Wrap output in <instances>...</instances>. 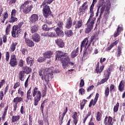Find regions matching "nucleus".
<instances>
[{
    "instance_id": "obj_1",
    "label": "nucleus",
    "mask_w": 125,
    "mask_h": 125,
    "mask_svg": "<svg viewBox=\"0 0 125 125\" xmlns=\"http://www.w3.org/2000/svg\"><path fill=\"white\" fill-rule=\"evenodd\" d=\"M94 8L90 7V17L86 24V28L85 30V34H89L91 32V30L93 29V26L94 25V22L96 19L93 18L94 16V11H93Z\"/></svg>"
},
{
    "instance_id": "obj_2",
    "label": "nucleus",
    "mask_w": 125,
    "mask_h": 125,
    "mask_svg": "<svg viewBox=\"0 0 125 125\" xmlns=\"http://www.w3.org/2000/svg\"><path fill=\"white\" fill-rule=\"evenodd\" d=\"M56 60H60L62 63V66H67L69 64L71 60L68 54L63 52L62 51H58L56 55Z\"/></svg>"
},
{
    "instance_id": "obj_3",
    "label": "nucleus",
    "mask_w": 125,
    "mask_h": 125,
    "mask_svg": "<svg viewBox=\"0 0 125 125\" xmlns=\"http://www.w3.org/2000/svg\"><path fill=\"white\" fill-rule=\"evenodd\" d=\"M32 96L34 98V106H38L39 105V102L41 101L42 99V92L39 90L38 87H35L32 91Z\"/></svg>"
},
{
    "instance_id": "obj_4",
    "label": "nucleus",
    "mask_w": 125,
    "mask_h": 125,
    "mask_svg": "<svg viewBox=\"0 0 125 125\" xmlns=\"http://www.w3.org/2000/svg\"><path fill=\"white\" fill-rule=\"evenodd\" d=\"M32 73V68L29 66H24L22 68V71H21L19 73L18 78L20 81L24 82L25 80V74L28 75Z\"/></svg>"
},
{
    "instance_id": "obj_5",
    "label": "nucleus",
    "mask_w": 125,
    "mask_h": 125,
    "mask_svg": "<svg viewBox=\"0 0 125 125\" xmlns=\"http://www.w3.org/2000/svg\"><path fill=\"white\" fill-rule=\"evenodd\" d=\"M28 4H29V1H25L20 7V11H22L24 14H29L33 9V5H28Z\"/></svg>"
},
{
    "instance_id": "obj_6",
    "label": "nucleus",
    "mask_w": 125,
    "mask_h": 125,
    "mask_svg": "<svg viewBox=\"0 0 125 125\" xmlns=\"http://www.w3.org/2000/svg\"><path fill=\"white\" fill-rule=\"evenodd\" d=\"M96 37V35H95L90 37V40L89 41L87 46L83 50V56H87V55L91 54L93 49L92 48V47L90 46V45H91V42H92L95 39Z\"/></svg>"
},
{
    "instance_id": "obj_7",
    "label": "nucleus",
    "mask_w": 125,
    "mask_h": 125,
    "mask_svg": "<svg viewBox=\"0 0 125 125\" xmlns=\"http://www.w3.org/2000/svg\"><path fill=\"white\" fill-rule=\"evenodd\" d=\"M42 6H43L42 14L44 18H48L49 16L51 14V10H50V7L47 5H42V4L41 6V8H42Z\"/></svg>"
},
{
    "instance_id": "obj_8",
    "label": "nucleus",
    "mask_w": 125,
    "mask_h": 125,
    "mask_svg": "<svg viewBox=\"0 0 125 125\" xmlns=\"http://www.w3.org/2000/svg\"><path fill=\"white\" fill-rule=\"evenodd\" d=\"M88 2L86 1L84 2L82 6L79 7V12H78V15H83L85 13V11L88 9Z\"/></svg>"
},
{
    "instance_id": "obj_9",
    "label": "nucleus",
    "mask_w": 125,
    "mask_h": 125,
    "mask_svg": "<svg viewBox=\"0 0 125 125\" xmlns=\"http://www.w3.org/2000/svg\"><path fill=\"white\" fill-rule=\"evenodd\" d=\"M23 101V98L21 97H16L15 98L13 101V103H15L13 104V111L16 112L17 110V107L19 103H21Z\"/></svg>"
},
{
    "instance_id": "obj_10",
    "label": "nucleus",
    "mask_w": 125,
    "mask_h": 125,
    "mask_svg": "<svg viewBox=\"0 0 125 125\" xmlns=\"http://www.w3.org/2000/svg\"><path fill=\"white\" fill-rule=\"evenodd\" d=\"M20 33H21V29L18 28L17 26L14 25L12 27L11 31L13 38H18Z\"/></svg>"
},
{
    "instance_id": "obj_11",
    "label": "nucleus",
    "mask_w": 125,
    "mask_h": 125,
    "mask_svg": "<svg viewBox=\"0 0 125 125\" xmlns=\"http://www.w3.org/2000/svg\"><path fill=\"white\" fill-rule=\"evenodd\" d=\"M9 64H10L11 67H15V66H17L18 62H17V59L16 58V55H15V54L11 55Z\"/></svg>"
},
{
    "instance_id": "obj_12",
    "label": "nucleus",
    "mask_w": 125,
    "mask_h": 125,
    "mask_svg": "<svg viewBox=\"0 0 125 125\" xmlns=\"http://www.w3.org/2000/svg\"><path fill=\"white\" fill-rule=\"evenodd\" d=\"M83 20L82 19L79 20L77 21H74L73 22V26H74L75 30L81 29V28L83 27Z\"/></svg>"
},
{
    "instance_id": "obj_13",
    "label": "nucleus",
    "mask_w": 125,
    "mask_h": 125,
    "mask_svg": "<svg viewBox=\"0 0 125 125\" xmlns=\"http://www.w3.org/2000/svg\"><path fill=\"white\" fill-rule=\"evenodd\" d=\"M104 125H114V121H113V118L111 116H105L104 120Z\"/></svg>"
},
{
    "instance_id": "obj_14",
    "label": "nucleus",
    "mask_w": 125,
    "mask_h": 125,
    "mask_svg": "<svg viewBox=\"0 0 125 125\" xmlns=\"http://www.w3.org/2000/svg\"><path fill=\"white\" fill-rule=\"evenodd\" d=\"M30 23L31 24H36L39 21V16L36 14H32L29 18Z\"/></svg>"
},
{
    "instance_id": "obj_15",
    "label": "nucleus",
    "mask_w": 125,
    "mask_h": 125,
    "mask_svg": "<svg viewBox=\"0 0 125 125\" xmlns=\"http://www.w3.org/2000/svg\"><path fill=\"white\" fill-rule=\"evenodd\" d=\"M98 98H99V94L98 93H97L95 95V97L94 99V100L93 99H92L91 101L90 102L89 107L90 108L91 106H95V104L97 103V101H98Z\"/></svg>"
},
{
    "instance_id": "obj_16",
    "label": "nucleus",
    "mask_w": 125,
    "mask_h": 125,
    "mask_svg": "<svg viewBox=\"0 0 125 125\" xmlns=\"http://www.w3.org/2000/svg\"><path fill=\"white\" fill-rule=\"evenodd\" d=\"M55 43L57 44L59 47H60L61 48H63V47H65V43H64L63 40L61 39H58L55 40Z\"/></svg>"
},
{
    "instance_id": "obj_17",
    "label": "nucleus",
    "mask_w": 125,
    "mask_h": 125,
    "mask_svg": "<svg viewBox=\"0 0 125 125\" xmlns=\"http://www.w3.org/2000/svg\"><path fill=\"white\" fill-rule=\"evenodd\" d=\"M73 25V20H72V18H68L65 23V28L66 29H71L72 28V25Z\"/></svg>"
},
{
    "instance_id": "obj_18",
    "label": "nucleus",
    "mask_w": 125,
    "mask_h": 125,
    "mask_svg": "<svg viewBox=\"0 0 125 125\" xmlns=\"http://www.w3.org/2000/svg\"><path fill=\"white\" fill-rule=\"evenodd\" d=\"M55 31L58 37H64V32H63V28H56Z\"/></svg>"
},
{
    "instance_id": "obj_19",
    "label": "nucleus",
    "mask_w": 125,
    "mask_h": 125,
    "mask_svg": "<svg viewBox=\"0 0 125 125\" xmlns=\"http://www.w3.org/2000/svg\"><path fill=\"white\" fill-rule=\"evenodd\" d=\"M42 36H43L44 37H50L51 38H55L56 37V35L55 34V32L48 31L46 33H42Z\"/></svg>"
},
{
    "instance_id": "obj_20",
    "label": "nucleus",
    "mask_w": 125,
    "mask_h": 125,
    "mask_svg": "<svg viewBox=\"0 0 125 125\" xmlns=\"http://www.w3.org/2000/svg\"><path fill=\"white\" fill-rule=\"evenodd\" d=\"M104 65L101 66L99 69V62H98L95 69L97 74H101L104 70Z\"/></svg>"
},
{
    "instance_id": "obj_21",
    "label": "nucleus",
    "mask_w": 125,
    "mask_h": 125,
    "mask_svg": "<svg viewBox=\"0 0 125 125\" xmlns=\"http://www.w3.org/2000/svg\"><path fill=\"white\" fill-rule=\"evenodd\" d=\"M44 58H47L48 59H50L51 57H52V55H53V51H48L45 52L43 54Z\"/></svg>"
},
{
    "instance_id": "obj_22",
    "label": "nucleus",
    "mask_w": 125,
    "mask_h": 125,
    "mask_svg": "<svg viewBox=\"0 0 125 125\" xmlns=\"http://www.w3.org/2000/svg\"><path fill=\"white\" fill-rule=\"evenodd\" d=\"M39 31V25L38 24H34L31 26L30 32L32 34L37 33Z\"/></svg>"
},
{
    "instance_id": "obj_23",
    "label": "nucleus",
    "mask_w": 125,
    "mask_h": 125,
    "mask_svg": "<svg viewBox=\"0 0 125 125\" xmlns=\"http://www.w3.org/2000/svg\"><path fill=\"white\" fill-rule=\"evenodd\" d=\"M88 42V37H86L84 39L81 43V47H84L85 48H86V46H87V44L88 45L89 42Z\"/></svg>"
},
{
    "instance_id": "obj_24",
    "label": "nucleus",
    "mask_w": 125,
    "mask_h": 125,
    "mask_svg": "<svg viewBox=\"0 0 125 125\" xmlns=\"http://www.w3.org/2000/svg\"><path fill=\"white\" fill-rule=\"evenodd\" d=\"M32 39L34 42H39L41 41V36L38 34L35 33L32 35Z\"/></svg>"
},
{
    "instance_id": "obj_25",
    "label": "nucleus",
    "mask_w": 125,
    "mask_h": 125,
    "mask_svg": "<svg viewBox=\"0 0 125 125\" xmlns=\"http://www.w3.org/2000/svg\"><path fill=\"white\" fill-rule=\"evenodd\" d=\"M25 42L26 44L28 46H29V47H32V46H34V45H35V43L34 42L32 41L31 40L28 38H25Z\"/></svg>"
},
{
    "instance_id": "obj_26",
    "label": "nucleus",
    "mask_w": 125,
    "mask_h": 125,
    "mask_svg": "<svg viewBox=\"0 0 125 125\" xmlns=\"http://www.w3.org/2000/svg\"><path fill=\"white\" fill-rule=\"evenodd\" d=\"M80 49V48H79V47H78L76 49L73 50L71 54V58H75L76 57H77V55H79V50Z\"/></svg>"
},
{
    "instance_id": "obj_27",
    "label": "nucleus",
    "mask_w": 125,
    "mask_h": 125,
    "mask_svg": "<svg viewBox=\"0 0 125 125\" xmlns=\"http://www.w3.org/2000/svg\"><path fill=\"white\" fill-rule=\"evenodd\" d=\"M123 27H121L120 26H118V28L116 29V32H115L113 35L114 38H117L118 36H119L121 32L123 31Z\"/></svg>"
},
{
    "instance_id": "obj_28",
    "label": "nucleus",
    "mask_w": 125,
    "mask_h": 125,
    "mask_svg": "<svg viewBox=\"0 0 125 125\" xmlns=\"http://www.w3.org/2000/svg\"><path fill=\"white\" fill-rule=\"evenodd\" d=\"M118 89L121 92H123V91L125 90V83L124 81L122 80L120 82L118 86Z\"/></svg>"
},
{
    "instance_id": "obj_29",
    "label": "nucleus",
    "mask_w": 125,
    "mask_h": 125,
    "mask_svg": "<svg viewBox=\"0 0 125 125\" xmlns=\"http://www.w3.org/2000/svg\"><path fill=\"white\" fill-rule=\"evenodd\" d=\"M18 44L17 42H12V44L10 45V51L11 52H14L16 49V46Z\"/></svg>"
},
{
    "instance_id": "obj_30",
    "label": "nucleus",
    "mask_w": 125,
    "mask_h": 125,
    "mask_svg": "<svg viewBox=\"0 0 125 125\" xmlns=\"http://www.w3.org/2000/svg\"><path fill=\"white\" fill-rule=\"evenodd\" d=\"M26 62L27 65H30V66H33L34 63H35V61H34V59L31 58L30 57H28L26 58Z\"/></svg>"
},
{
    "instance_id": "obj_31",
    "label": "nucleus",
    "mask_w": 125,
    "mask_h": 125,
    "mask_svg": "<svg viewBox=\"0 0 125 125\" xmlns=\"http://www.w3.org/2000/svg\"><path fill=\"white\" fill-rule=\"evenodd\" d=\"M39 76L41 77L42 81L44 80L46 83H47V81H48V79L47 78H46V76L45 74H43V72L42 73V70H40L39 72Z\"/></svg>"
},
{
    "instance_id": "obj_32",
    "label": "nucleus",
    "mask_w": 125,
    "mask_h": 125,
    "mask_svg": "<svg viewBox=\"0 0 125 125\" xmlns=\"http://www.w3.org/2000/svg\"><path fill=\"white\" fill-rule=\"evenodd\" d=\"M110 74H111V69L110 68H108L107 69L104 71V78H106V79H109V78H110Z\"/></svg>"
},
{
    "instance_id": "obj_33",
    "label": "nucleus",
    "mask_w": 125,
    "mask_h": 125,
    "mask_svg": "<svg viewBox=\"0 0 125 125\" xmlns=\"http://www.w3.org/2000/svg\"><path fill=\"white\" fill-rule=\"evenodd\" d=\"M64 34L68 38H71V37H72V36L74 35V33H73V30L71 29H69V30H66L64 31Z\"/></svg>"
},
{
    "instance_id": "obj_34",
    "label": "nucleus",
    "mask_w": 125,
    "mask_h": 125,
    "mask_svg": "<svg viewBox=\"0 0 125 125\" xmlns=\"http://www.w3.org/2000/svg\"><path fill=\"white\" fill-rule=\"evenodd\" d=\"M21 118V116L20 115H16V116L13 115L12 117L11 122L15 123L16 122H18V121H19V120H20Z\"/></svg>"
},
{
    "instance_id": "obj_35",
    "label": "nucleus",
    "mask_w": 125,
    "mask_h": 125,
    "mask_svg": "<svg viewBox=\"0 0 125 125\" xmlns=\"http://www.w3.org/2000/svg\"><path fill=\"white\" fill-rule=\"evenodd\" d=\"M56 23L57 26V28L63 29V25H64V22H63V21L61 20H57Z\"/></svg>"
},
{
    "instance_id": "obj_36",
    "label": "nucleus",
    "mask_w": 125,
    "mask_h": 125,
    "mask_svg": "<svg viewBox=\"0 0 125 125\" xmlns=\"http://www.w3.org/2000/svg\"><path fill=\"white\" fill-rule=\"evenodd\" d=\"M2 16L3 18L2 19L1 22L3 23H4V21H5V20L8 18V12H7V11L4 12L2 15Z\"/></svg>"
},
{
    "instance_id": "obj_37",
    "label": "nucleus",
    "mask_w": 125,
    "mask_h": 125,
    "mask_svg": "<svg viewBox=\"0 0 125 125\" xmlns=\"http://www.w3.org/2000/svg\"><path fill=\"white\" fill-rule=\"evenodd\" d=\"M91 115V111H89L87 114L86 115L85 117L83 119V124L84 125H85V122H86V120L88 117H90Z\"/></svg>"
},
{
    "instance_id": "obj_38",
    "label": "nucleus",
    "mask_w": 125,
    "mask_h": 125,
    "mask_svg": "<svg viewBox=\"0 0 125 125\" xmlns=\"http://www.w3.org/2000/svg\"><path fill=\"white\" fill-rule=\"evenodd\" d=\"M18 21V19L15 16H11V18L9 20V23H14Z\"/></svg>"
},
{
    "instance_id": "obj_39",
    "label": "nucleus",
    "mask_w": 125,
    "mask_h": 125,
    "mask_svg": "<svg viewBox=\"0 0 125 125\" xmlns=\"http://www.w3.org/2000/svg\"><path fill=\"white\" fill-rule=\"evenodd\" d=\"M87 102V100L85 99H83L82 101V102L80 104V109L81 110H83V108H84V106H85V104Z\"/></svg>"
},
{
    "instance_id": "obj_40",
    "label": "nucleus",
    "mask_w": 125,
    "mask_h": 125,
    "mask_svg": "<svg viewBox=\"0 0 125 125\" xmlns=\"http://www.w3.org/2000/svg\"><path fill=\"white\" fill-rule=\"evenodd\" d=\"M101 119H102V114H101L100 112L98 111L96 114V121L100 122Z\"/></svg>"
},
{
    "instance_id": "obj_41",
    "label": "nucleus",
    "mask_w": 125,
    "mask_h": 125,
    "mask_svg": "<svg viewBox=\"0 0 125 125\" xmlns=\"http://www.w3.org/2000/svg\"><path fill=\"white\" fill-rule=\"evenodd\" d=\"M101 1L102 3H101ZM104 3H105V2H104V0H101V2L99 3L98 6V10L96 13V16H98V13L99 12V9H100V8L101 6H102V4H104Z\"/></svg>"
},
{
    "instance_id": "obj_42",
    "label": "nucleus",
    "mask_w": 125,
    "mask_h": 125,
    "mask_svg": "<svg viewBox=\"0 0 125 125\" xmlns=\"http://www.w3.org/2000/svg\"><path fill=\"white\" fill-rule=\"evenodd\" d=\"M67 112H68V107H66L65 110L64 111V112L62 113V119H61V125L63 124V120H64V117H65V115L67 114Z\"/></svg>"
},
{
    "instance_id": "obj_43",
    "label": "nucleus",
    "mask_w": 125,
    "mask_h": 125,
    "mask_svg": "<svg viewBox=\"0 0 125 125\" xmlns=\"http://www.w3.org/2000/svg\"><path fill=\"white\" fill-rule=\"evenodd\" d=\"M54 0H44L42 3V5H46V4H50Z\"/></svg>"
},
{
    "instance_id": "obj_44",
    "label": "nucleus",
    "mask_w": 125,
    "mask_h": 125,
    "mask_svg": "<svg viewBox=\"0 0 125 125\" xmlns=\"http://www.w3.org/2000/svg\"><path fill=\"white\" fill-rule=\"evenodd\" d=\"M108 78H106L105 77L104 78H103L100 82H98L97 85H100V84H102L103 83H105L107 81H108Z\"/></svg>"
},
{
    "instance_id": "obj_45",
    "label": "nucleus",
    "mask_w": 125,
    "mask_h": 125,
    "mask_svg": "<svg viewBox=\"0 0 125 125\" xmlns=\"http://www.w3.org/2000/svg\"><path fill=\"white\" fill-rule=\"evenodd\" d=\"M119 107H120V103L119 102L117 103L116 105L114 106L113 112L114 113H117L119 111Z\"/></svg>"
},
{
    "instance_id": "obj_46",
    "label": "nucleus",
    "mask_w": 125,
    "mask_h": 125,
    "mask_svg": "<svg viewBox=\"0 0 125 125\" xmlns=\"http://www.w3.org/2000/svg\"><path fill=\"white\" fill-rule=\"evenodd\" d=\"M122 54V47L121 46H118L117 47V57H120L121 54Z\"/></svg>"
},
{
    "instance_id": "obj_47",
    "label": "nucleus",
    "mask_w": 125,
    "mask_h": 125,
    "mask_svg": "<svg viewBox=\"0 0 125 125\" xmlns=\"http://www.w3.org/2000/svg\"><path fill=\"white\" fill-rule=\"evenodd\" d=\"M29 100L30 101L33 100V97H32V95H26V99L25 100V102H26V103H28V102H29Z\"/></svg>"
},
{
    "instance_id": "obj_48",
    "label": "nucleus",
    "mask_w": 125,
    "mask_h": 125,
    "mask_svg": "<svg viewBox=\"0 0 125 125\" xmlns=\"http://www.w3.org/2000/svg\"><path fill=\"white\" fill-rule=\"evenodd\" d=\"M110 93V89L109 88V87H106L104 90V95L105 97H108L109 96V94Z\"/></svg>"
},
{
    "instance_id": "obj_49",
    "label": "nucleus",
    "mask_w": 125,
    "mask_h": 125,
    "mask_svg": "<svg viewBox=\"0 0 125 125\" xmlns=\"http://www.w3.org/2000/svg\"><path fill=\"white\" fill-rule=\"evenodd\" d=\"M42 29L43 31H49L50 29H52V28H48L47 24H44L42 26Z\"/></svg>"
},
{
    "instance_id": "obj_50",
    "label": "nucleus",
    "mask_w": 125,
    "mask_h": 125,
    "mask_svg": "<svg viewBox=\"0 0 125 125\" xmlns=\"http://www.w3.org/2000/svg\"><path fill=\"white\" fill-rule=\"evenodd\" d=\"M11 27V24H9L6 28V30H5V33H6V35H8V34H9V32H10V28Z\"/></svg>"
},
{
    "instance_id": "obj_51",
    "label": "nucleus",
    "mask_w": 125,
    "mask_h": 125,
    "mask_svg": "<svg viewBox=\"0 0 125 125\" xmlns=\"http://www.w3.org/2000/svg\"><path fill=\"white\" fill-rule=\"evenodd\" d=\"M110 8H111V5H108L106 6L105 13H106V14H107V15H109V14L110 13Z\"/></svg>"
},
{
    "instance_id": "obj_52",
    "label": "nucleus",
    "mask_w": 125,
    "mask_h": 125,
    "mask_svg": "<svg viewBox=\"0 0 125 125\" xmlns=\"http://www.w3.org/2000/svg\"><path fill=\"white\" fill-rule=\"evenodd\" d=\"M18 94L21 95V97H23V96H24V91H23L22 90V88H20L18 89Z\"/></svg>"
},
{
    "instance_id": "obj_53",
    "label": "nucleus",
    "mask_w": 125,
    "mask_h": 125,
    "mask_svg": "<svg viewBox=\"0 0 125 125\" xmlns=\"http://www.w3.org/2000/svg\"><path fill=\"white\" fill-rule=\"evenodd\" d=\"M10 57V55L9 54V52L7 51L6 52L5 54V60L7 61V62H8L9 61V58Z\"/></svg>"
},
{
    "instance_id": "obj_54",
    "label": "nucleus",
    "mask_w": 125,
    "mask_h": 125,
    "mask_svg": "<svg viewBox=\"0 0 125 125\" xmlns=\"http://www.w3.org/2000/svg\"><path fill=\"white\" fill-rule=\"evenodd\" d=\"M104 9H105V8L103 6L102 7V8H101L100 14V16H99V18H98V20H99V19H100V18H101V16H102V14H103V13L104 12Z\"/></svg>"
},
{
    "instance_id": "obj_55",
    "label": "nucleus",
    "mask_w": 125,
    "mask_h": 125,
    "mask_svg": "<svg viewBox=\"0 0 125 125\" xmlns=\"http://www.w3.org/2000/svg\"><path fill=\"white\" fill-rule=\"evenodd\" d=\"M47 75L48 80H50V79H52L53 78V73H52V72L47 73Z\"/></svg>"
},
{
    "instance_id": "obj_56",
    "label": "nucleus",
    "mask_w": 125,
    "mask_h": 125,
    "mask_svg": "<svg viewBox=\"0 0 125 125\" xmlns=\"http://www.w3.org/2000/svg\"><path fill=\"white\" fill-rule=\"evenodd\" d=\"M21 113V115H23V114H25L26 113V110H25V107L23 105H22L21 107V110H20Z\"/></svg>"
},
{
    "instance_id": "obj_57",
    "label": "nucleus",
    "mask_w": 125,
    "mask_h": 125,
    "mask_svg": "<svg viewBox=\"0 0 125 125\" xmlns=\"http://www.w3.org/2000/svg\"><path fill=\"white\" fill-rule=\"evenodd\" d=\"M23 66H24V61L21 59L20 60L19 62V66L21 68L22 67H23Z\"/></svg>"
},
{
    "instance_id": "obj_58",
    "label": "nucleus",
    "mask_w": 125,
    "mask_h": 125,
    "mask_svg": "<svg viewBox=\"0 0 125 125\" xmlns=\"http://www.w3.org/2000/svg\"><path fill=\"white\" fill-rule=\"evenodd\" d=\"M79 92L81 95H83V94L85 93V90L83 88H81L79 89Z\"/></svg>"
},
{
    "instance_id": "obj_59",
    "label": "nucleus",
    "mask_w": 125,
    "mask_h": 125,
    "mask_svg": "<svg viewBox=\"0 0 125 125\" xmlns=\"http://www.w3.org/2000/svg\"><path fill=\"white\" fill-rule=\"evenodd\" d=\"M19 86H20V83L17 82L15 83L13 88L14 89H16V88H17V87H19Z\"/></svg>"
},
{
    "instance_id": "obj_60",
    "label": "nucleus",
    "mask_w": 125,
    "mask_h": 125,
    "mask_svg": "<svg viewBox=\"0 0 125 125\" xmlns=\"http://www.w3.org/2000/svg\"><path fill=\"white\" fill-rule=\"evenodd\" d=\"M84 86V81L83 79H81L80 83V87H83Z\"/></svg>"
},
{
    "instance_id": "obj_61",
    "label": "nucleus",
    "mask_w": 125,
    "mask_h": 125,
    "mask_svg": "<svg viewBox=\"0 0 125 125\" xmlns=\"http://www.w3.org/2000/svg\"><path fill=\"white\" fill-rule=\"evenodd\" d=\"M45 59L42 57H40L38 58L37 61L38 62H39L40 63H42L44 61Z\"/></svg>"
},
{
    "instance_id": "obj_62",
    "label": "nucleus",
    "mask_w": 125,
    "mask_h": 125,
    "mask_svg": "<svg viewBox=\"0 0 125 125\" xmlns=\"http://www.w3.org/2000/svg\"><path fill=\"white\" fill-rule=\"evenodd\" d=\"M3 97H4V93H3V91H0V100H2L3 99Z\"/></svg>"
},
{
    "instance_id": "obj_63",
    "label": "nucleus",
    "mask_w": 125,
    "mask_h": 125,
    "mask_svg": "<svg viewBox=\"0 0 125 125\" xmlns=\"http://www.w3.org/2000/svg\"><path fill=\"white\" fill-rule=\"evenodd\" d=\"M93 88H94V85H92L89 87L87 88V92H89L90 91H91V90H93Z\"/></svg>"
},
{
    "instance_id": "obj_64",
    "label": "nucleus",
    "mask_w": 125,
    "mask_h": 125,
    "mask_svg": "<svg viewBox=\"0 0 125 125\" xmlns=\"http://www.w3.org/2000/svg\"><path fill=\"white\" fill-rule=\"evenodd\" d=\"M23 24H24V22H21L18 24V25L14 26H17L18 29H21V27H22V25H23Z\"/></svg>"
}]
</instances>
